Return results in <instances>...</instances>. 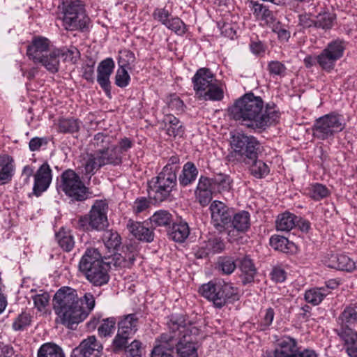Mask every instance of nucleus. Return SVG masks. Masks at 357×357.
<instances>
[{
  "label": "nucleus",
  "instance_id": "f257e3e1",
  "mask_svg": "<svg viewBox=\"0 0 357 357\" xmlns=\"http://www.w3.org/2000/svg\"><path fill=\"white\" fill-rule=\"evenodd\" d=\"M95 297L86 292L79 298L76 290L70 287L59 289L53 298V307L62 324L70 329L83 321L95 307Z\"/></svg>",
  "mask_w": 357,
  "mask_h": 357
},
{
  "label": "nucleus",
  "instance_id": "f03ea898",
  "mask_svg": "<svg viewBox=\"0 0 357 357\" xmlns=\"http://www.w3.org/2000/svg\"><path fill=\"white\" fill-rule=\"evenodd\" d=\"M231 118L253 130H265L279 118V113L266 106L264 109V101L260 96L252 93H245L229 109Z\"/></svg>",
  "mask_w": 357,
  "mask_h": 357
},
{
  "label": "nucleus",
  "instance_id": "7ed1b4c3",
  "mask_svg": "<svg viewBox=\"0 0 357 357\" xmlns=\"http://www.w3.org/2000/svg\"><path fill=\"white\" fill-rule=\"evenodd\" d=\"M188 324L184 315H172L167 323L168 331L160 335V341L169 345V350L172 351L173 345H176L178 357L198 356L191 337L198 329Z\"/></svg>",
  "mask_w": 357,
  "mask_h": 357
},
{
  "label": "nucleus",
  "instance_id": "20e7f679",
  "mask_svg": "<svg viewBox=\"0 0 357 357\" xmlns=\"http://www.w3.org/2000/svg\"><path fill=\"white\" fill-rule=\"evenodd\" d=\"M111 264V257H102L98 249L91 248L82 255L78 268L93 286L101 287L109 282Z\"/></svg>",
  "mask_w": 357,
  "mask_h": 357
},
{
  "label": "nucleus",
  "instance_id": "39448f33",
  "mask_svg": "<svg viewBox=\"0 0 357 357\" xmlns=\"http://www.w3.org/2000/svg\"><path fill=\"white\" fill-rule=\"evenodd\" d=\"M202 296L213 301L217 307H222L227 302L238 300V290L231 284L222 280L211 281L204 284L199 289Z\"/></svg>",
  "mask_w": 357,
  "mask_h": 357
},
{
  "label": "nucleus",
  "instance_id": "423d86ee",
  "mask_svg": "<svg viewBox=\"0 0 357 357\" xmlns=\"http://www.w3.org/2000/svg\"><path fill=\"white\" fill-rule=\"evenodd\" d=\"M107 209L108 205L105 201H96L89 215L81 216L75 221L76 228L83 231L91 229L105 230L109 225L107 216Z\"/></svg>",
  "mask_w": 357,
  "mask_h": 357
},
{
  "label": "nucleus",
  "instance_id": "0eeeda50",
  "mask_svg": "<svg viewBox=\"0 0 357 357\" xmlns=\"http://www.w3.org/2000/svg\"><path fill=\"white\" fill-rule=\"evenodd\" d=\"M345 126L342 115L331 112L316 119L312 128V135L318 139H327L343 130Z\"/></svg>",
  "mask_w": 357,
  "mask_h": 357
},
{
  "label": "nucleus",
  "instance_id": "6e6552de",
  "mask_svg": "<svg viewBox=\"0 0 357 357\" xmlns=\"http://www.w3.org/2000/svg\"><path fill=\"white\" fill-rule=\"evenodd\" d=\"M231 139V147L236 154L241 157V159L246 164H250V160L258 158L260 144L255 137L237 132L232 136Z\"/></svg>",
  "mask_w": 357,
  "mask_h": 357
},
{
  "label": "nucleus",
  "instance_id": "1a4fd4ad",
  "mask_svg": "<svg viewBox=\"0 0 357 357\" xmlns=\"http://www.w3.org/2000/svg\"><path fill=\"white\" fill-rule=\"evenodd\" d=\"M177 179L171 174L160 172L148 183V194L150 199L155 202H162L167 199L176 185Z\"/></svg>",
  "mask_w": 357,
  "mask_h": 357
},
{
  "label": "nucleus",
  "instance_id": "9d476101",
  "mask_svg": "<svg viewBox=\"0 0 357 357\" xmlns=\"http://www.w3.org/2000/svg\"><path fill=\"white\" fill-rule=\"evenodd\" d=\"M122 163V158L114 149V145L100 153L89 155L84 166L86 174L93 175L98 169L105 165L118 166Z\"/></svg>",
  "mask_w": 357,
  "mask_h": 357
},
{
  "label": "nucleus",
  "instance_id": "9b49d317",
  "mask_svg": "<svg viewBox=\"0 0 357 357\" xmlns=\"http://www.w3.org/2000/svg\"><path fill=\"white\" fill-rule=\"evenodd\" d=\"M61 188L73 200L81 202L87 199L88 189L73 170L68 169L63 172Z\"/></svg>",
  "mask_w": 357,
  "mask_h": 357
},
{
  "label": "nucleus",
  "instance_id": "f8f14e48",
  "mask_svg": "<svg viewBox=\"0 0 357 357\" xmlns=\"http://www.w3.org/2000/svg\"><path fill=\"white\" fill-rule=\"evenodd\" d=\"M344 48L342 40H333L316 57V60L323 70L329 72L334 68L335 63L343 56Z\"/></svg>",
  "mask_w": 357,
  "mask_h": 357
},
{
  "label": "nucleus",
  "instance_id": "ddd939ff",
  "mask_svg": "<svg viewBox=\"0 0 357 357\" xmlns=\"http://www.w3.org/2000/svg\"><path fill=\"white\" fill-rule=\"evenodd\" d=\"M210 211L215 228L220 232L225 231L234 215V211L223 202L217 200L211 203Z\"/></svg>",
  "mask_w": 357,
  "mask_h": 357
},
{
  "label": "nucleus",
  "instance_id": "4468645a",
  "mask_svg": "<svg viewBox=\"0 0 357 357\" xmlns=\"http://www.w3.org/2000/svg\"><path fill=\"white\" fill-rule=\"evenodd\" d=\"M250 214L245 211L234 213L230 219L226 230L229 236V241L236 240L239 233L246 231L250 227Z\"/></svg>",
  "mask_w": 357,
  "mask_h": 357
},
{
  "label": "nucleus",
  "instance_id": "2eb2a0df",
  "mask_svg": "<svg viewBox=\"0 0 357 357\" xmlns=\"http://www.w3.org/2000/svg\"><path fill=\"white\" fill-rule=\"evenodd\" d=\"M139 255V245L137 243H129L122 247L121 253L114 254L111 258L114 266L130 268Z\"/></svg>",
  "mask_w": 357,
  "mask_h": 357
},
{
  "label": "nucleus",
  "instance_id": "dca6fc26",
  "mask_svg": "<svg viewBox=\"0 0 357 357\" xmlns=\"http://www.w3.org/2000/svg\"><path fill=\"white\" fill-rule=\"evenodd\" d=\"M51 46L50 40L43 36H36L33 38L31 43L27 46L26 54L29 58L35 63L47 54Z\"/></svg>",
  "mask_w": 357,
  "mask_h": 357
},
{
  "label": "nucleus",
  "instance_id": "f3484780",
  "mask_svg": "<svg viewBox=\"0 0 357 357\" xmlns=\"http://www.w3.org/2000/svg\"><path fill=\"white\" fill-rule=\"evenodd\" d=\"M298 352L297 342L290 337H284L278 342V347L273 352H266L264 357H295Z\"/></svg>",
  "mask_w": 357,
  "mask_h": 357
},
{
  "label": "nucleus",
  "instance_id": "a211bd4d",
  "mask_svg": "<svg viewBox=\"0 0 357 357\" xmlns=\"http://www.w3.org/2000/svg\"><path fill=\"white\" fill-rule=\"evenodd\" d=\"M52 181V170L50 165L45 162L37 170L34 175L33 194L36 196L45 191Z\"/></svg>",
  "mask_w": 357,
  "mask_h": 357
},
{
  "label": "nucleus",
  "instance_id": "6ab92c4d",
  "mask_svg": "<svg viewBox=\"0 0 357 357\" xmlns=\"http://www.w3.org/2000/svg\"><path fill=\"white\" fill-rule=\"evenodd\" d=\"M102 346L94 335L84 340L79 345L73 350L71 357H91L95 351L100 352Z\"/></svg>",
  "mask_w": 357,
  "mask_h": 357
},
{
  "label": "nucleus",
  "instance_id": "aec40b11",
  "mask_svg": "<svg viewBox=\"0 0 357 357\" xmlns=\"http://www.w3.org/2000/svg\"><path fill=\"white\" fill-rule=\"evenodd\" d=\"M215 81L213 73L205 68L199 69L192 77L194 89L197 93L206 91Z\"/></svg>",
  "mask_w": 357,
  "mask_h": 357
},
{
  "label": "nucleus",
  "instance_id": "412c9836",
  "mask_svg": "<svg viewBox=\"0 0 357 357\" xmlns=\"http://www.w3.org/2000/svg\"><path fill=\"white\" fill-rule=\"evenodd\" d=\"M129 231L138 240L151 243L154 239V233L152 229L145 226L144 222H135L129 220L127 224Z\"/></svg>",
  "mask_w": 357,
  "mask_h": 357
},
{
  "label": "nucleus",
  "instance_id": "4be33fe9",
  "mask_svg": "<svg viewBox=\"0 0 357 357\" xmlns=\"http://www.w3.org/2000/svg\"><path fill=\"white\" fill-rule=\"evenodd\" d=\"M89 18L84 12V18L79 19V15H77V13H64L63 17V26L66 29L73 31L80 30L85 31L88 30V26L89 23Z\"/></svg>",
  "mask_w": 357,
  "mask_h": 357
},
{
  "label": "nucleus",
  "instance_id": "5701e85b",
  "mask_svg": "<svg viewBox=\"0 0 357 357\" xmlns=\"http://www.w3.org/2000/svg\"><path fill=\"white\" fill-rule=\"evenodd\" d=\"M237 262V266L241 271L242 282L244 284L252 282L257 273V269L252 260L248 256H245L238 258Z\"/></svg>",
  "mask_w": 357,
  "mask_h": 357
},
{
  "label": "nucleus",
  "instance_id": "b1692460",
  "mask_svg": "<svg viewBox=\"0 0 357 357\" xmlns=\"http://www.w3.org/2000/svg\"><path fill=\"white\" fill-rule=\"evenodd\" d=\"M248 3L257 20L263 21L266 24L272 23L274 21L273 13L266 6L255 0H248Z\"/></svg>",
  "mask_w": 357,
  "mask_h": 357
},
{
  "label": "nucleus",
  "instance_id": "393cba45",
  "mask_svg": "<svg viewBox=\"0 0 357 357\" xmlns=\"http://www.w3.org/2000/svg\"><path fill=\"white\" fill-rule=\"evenodd\" d=\"M326 264L331 268L340 271H351L355 268V263L344 255H331Z\"/></svg>",
  "mask_w": 357,
  "mask_h": 357
},
{
  "label": "nucleus",
  "instance_id": "a878e982",
  "mask_svg": "<svg viewBox=\"0 0 357 357\" xmlns=\"http://www.w3.org/2000/svg\"><path fill=\"white\" fill-rule=\"evenodd\" d=\"M62 54L61 49H55L50 52L49 54H45L38 61V63H41L49 72L56 73L59 69V57Z\"/></svg>",
  "mask_w": 357,
  "mask_h": 357
},
{
  "label": "nucleus",
  "instance_id": "bb28decb",
  "mask_svg": "<svg viewBox=\"0 0 357 357\" xmlns=\"http://www.w3.org/2000/svg\"><path fill=\"white\" fill-rule=\"evenodd\" d=\"M13 171V158L8 155H0V185L11 181Z\"/></svg>",
  "mask_w": 357,
  "mask_h": 357
},
{
  "label": "nucleus",
  "instance_id": "cd10ccee",
  "mask_svg": "<svg viewBox=\"0 0 357 357\" xmlns=\"http://www.w3.org/2000/svg\"><path fill=\"white\" fill-rule=\"evenodd\" d=\"M114 138L112 135L104 132L96 134L91 142L90 146L94 151V153H100L108 149L113 145Z\"/></svg>",
  "mask_w": 357,
  "mask_h": 357
},
{
  "label": "nucleus",
  "instance_id": "c85d7f7f",
  "mask_svg": "<svg viewBox=\"0 0 357 357\" xmlns=\"http://www.w3.org/2000/svg\"><path fill=\"white\" fill-rule=\"evenodd\" d=\"M138 318L135 314L124 316L118 323V331L133 335L137 330Z\"/></svg>",
  "mask_w": 357,
  "mask_h": 357
},
{
  "label": "nucleus",
  "instance_id": "c756f323",
  "mask_svg": "<svg viewBox=\"0 0 357 357\" xmlns=\"http://www.w3.org/2000/svg\"><path fill=\"white\" fill-rule=\"evenodd\" d=\"M164 123L167 130V134L170 137H181L184 133V128L176 117L172 114L166 115Z\"/></svg>",
  "mask_w": 357,
  "mask_h": 357
},
{
  "label": "nucleus",
  "instance_id": "7c9ffc66",
  "mask_svg": "<svg viewBox=\"0 0 357 357\" xmlns=\"http://www.w3.org/2000/svg\"><path fill=\"white\" fill-rule=\"evenodd\" d=\"M189 234L190 229L188 224L183 222L174 224L168 231L169 238L179 243L183 242L188 238Z\"/></svg>",
  "mask_w": 357,
  "mask_h": 357
},
{
  "label": "nucleus",
  "instance_id": "2f4dec72",
  "mask_svg": "<svg viewBox=\"0 0 357 357\" xmlns=\"http://www.w3.org/2000/svg\"><path fill=\"white\" fill-rule=\"evenodd\" d=\"M198 170L194 163L188 162L183 166L182 173L179 175L178 181L181 185L186 186L195 181Z\"/></svg>",
  "mask_w": 357,
  "mask_h": 357
},
{
  "label": "nucleus",
  "instance_id": "473e14b6",
  "mask_svg": "<svg viewBox=\"0 0 357 357\" xmlns=\"http://www.w3.org/2000/svg\"><path fill=\"white\" fill-rule=\"evenodd\" d=\"M335 331L343 342V348L357 342V332L354 331L349 326H340Z\"/></svg>",
  "mask_w": 357,
  "mask_h": 357
},
{
  "label": "nucleus",
  "instance_id": "72a5a7b5",
  "mask_svg": "<svg viewBox=\"0 0 357 357\" xmlns=\"http://www.w3.org/2000/svg\"><path fill=\"white\" fill-rule=\"evenodd\" d=\"M37 357H65L62 349L54 343H45L38 351Z\"/></svg>",
  "mask_w": 357,
  "mask_h": 357
},
{
  "label": "nucleus",
  "instance_id": "f704fd0d",
  "mask_svg": "<svg viewBox=\"0 0 357 357\" xmlns=\"http://www.w3.org/2000/svg\"><path fill=\"white\" fill-rule=\"evenodd\" d=\"M296 216L294 214L286 212L278 217L276 220V228L278 231H289L296 225Z\"/></svg>",
  "mask_w": 357,
  "mask_h": 357
},
{
  "label": "nucleus",
  "instance_id": "c9c22d12",
  "mask_svg": "<svg viewBox=\"0 0 357 357\" xmlns=\"http://www.w3.org/2000/svg\"><path fill=\"white\" fill-rule=\"evenodd\" d=\"M328 292L324 287L309 289L305 291V299L307 303L316 305L323 301Z\"/></svg>",
  "mask_w": 357,
  "mask_h": 357
},
{
  "label": "nucleus",
  "instance_id": "e433bc0d",
  "mask_svg": "<svg viewBox=\"0 0 357 357\" xmlns=\"http://www.w3.org/2000/svg\"><path fill=\"white\" fill-rule=\"evenodd\" d=\"M102 241L108 250H116L121 243L120 235L112 230L105 231L102 235Z\"/></svg>",
  "mask_w": 357,
  "mask_h": 357
},
{
  "label": "nucleus",
  "instance_id": "4c0bfd02",
  "mask_svg": "<svg viewBox=\"0 0 357 357\" xmlns=\"http://www.w3.org/2000/svg\"><path fill=\"white\" fill-rule=\"evenodd\" d=\"M59 246L66 252H70L75 246L74 237L71 234L64 230H60L56 234Z\"/></svg>",
  "mask_w": 357,
  "mask_h": 357
},
{
  "label": "nucleus",
  "instance_id": "58836bf2",
  "mask_svg": "<svg viewBox=\"0 0 357 357\" xmlns=\"http://www.w3.org/2000/svg\"><path fill=\"white\" fill-rule=\"evenodd\" d=\"M132 335H130L124 333H121V331H118L117 334L112 341V351L115 354H119L121 351H125L128 344V340L132 337Z\"/></svg>",
  "mask_w": 357,
  "mask_h": 357
},
{
  "label": "nucleus",
  "instance_id": "ea45409f",
  "mask_svg": "<svg viewBox=\"0 0 357 357\" xmlns=\"http://www.w3.org/2000/svg\"><path fill=\"white\" fill-rule=\"evenodd\" d=\"M271 246L276 250H279L282 252H288L294 243L289 242L287 238L280 235H275L271 236L270 238Z\"/></svg>",
  "mask_w": 357,
  "mask_h": 357
},
{
  "label": "nucleus",
  "instance_id": "a19ab883",
  "mask_svg": "<svg viewBox=\"0 0 357 357\" xmlns=\"http://www.w3.org/2000/svg\"><path fill=\"white\" fill-rule=\"evenodd\" d=\"M250 173L257 178L265 177L269 173V167L262 160L255 159L250 160Z\"/></svg>",
  "mask_w": 357,
  "mask_h": 357
},
{
  "label": "nucleus",
  "instance_id": "79ce46f5",
  "mask_svg": "<svg viewBox=\"0 0 357 357\" xmlns=\"http://www.w3.org/2000/svg\"><path fill=\"white\" fill-rule=\"evenodd\" d=\"M335 15L329 12L319 13L316 16L315 27L323 29H330L333 26Z\"/></svg>",
  "mask_w": 357,
  "mask_h": 357
},
{
  "label": "nucleus",
  "instance_id": "37998d69",
  "mask_svg": "<svg viewBox=\"0 0 357 357\" xmlns=\"http://www.w3.org/2000/svg\"><path fill=\"white\" fill-rule=\"evenodd\" d=\"M150 221L156 227L167 226L172 222V215L167 211L160 210L150 218Z\"/></svg>",
  "mask_w": 357,
  "mask_h": 357
},
{
  "label": "nucleus",
  "instance_id": "c03bdc74",
  "mask_svg": "<svg viewBox=\"0 0 357 357\" xmlns=\"http://www.w3.org/2000/svg\"><path fill=\"white\" fill-rule=\"evenodd\" d=\"M206 249L211 255L222 252L225 248L224 241L220 237H211L204 242Z\"/></svg>",
  "mask_w": 357,
  "mask_h": 357
},
{
  "label": "nucleus",
  "instance_id": "a18cd8bd",
  "mask_svg": "<svg viewBox=\"0 0 357 357\" xmlns=\"http://www.w3.org/2000/svg\"><path fill=\"white\" fill-rule=\"evenodd\" d=\"M68 12L77 13V15H79V19L84 18V6L79 0L63 3V14L64 15V13H68Z\"/></svg>",
  "mask_w": 357,
  "mask_h": 357
},
{
  "label": "nucleus",
  "instance_id": "49530a36",
  "mask_svg": "<svg viewBox=\"0 0 357 357\" xmlns=\"http://www.w3.org/2000/svg\"><path fill=\"white\" fill-rule=\"evenodd\" d=\"M79 129V122L75 119H63L59 121V130L61 132L73 133Z\"/></svg>",
  "mask_w": 357,
  "mask_h": 357
},
{
  "label": "nucleus",
  "instance_id": "de8ad7c7",
  "mask_svg": "<svg viewBox=\"0 0 357 357\" xmlns=\"http://www.w3.org/2000/svg\"><path fill=\"white\" fill-rule=\"evenodd\" d=\"M214 190L222 192L228 191L231 188L229 176L225 174H218L213 178Z\"/></svg>",
  "mask_w": 357,
  "mask_h": 357
},
{
  "label": "nucleus",
  "instance_id": "09e8293b",
  "mask_svg": "<svg viewBox=\"0 0 357 357\" xmlns=\"http://www.w3.org/2000/svg\"><path fill=\"white\" fill-rule=\"evenodd\" d=\"M121 61H119V65L120 68L117 70L115 76L116 84L121 88L126 87L130 81V75H128L125 64H121Z\"/></svg>",
  "mask_w": 357,
  "mask_h": 357
},
{
  "label": "nucleus",
  "instance_id": "8fccbe9b",
  "mask_svg": "<svg viewBox=\"0 0 357 357\" xmlns=\"http://www.w3.org/2000/svg\"><path fill=\"white\" fill-rule=\"evenodd\" d=\"M340 320L341 321V326H349L355 323L357 320V312L354 307L348 306L342 312L340 316Z\"/></svg>",
  "mask_w": 357,
  "mask_h": 357
},
{
  "label": "nucleus",
  "instance_id": "3c124183",
  "mask_svg": "<svg viewBox=\"0 0 357 357\" xmlns=\"http://www.w3.org/2000/svg\"><path fill=\"white\" fill-rule=\"evenodd\" d=\"M223 90L216 84L213 83L204 93V97L205 100H211L215 101L221 100L223 98Z\"/></svg>",
  "mask_w": 357,
  "mask_h": 357
},
{
  "label": "nucleus",
  "instance_id": "603ef678",
  "mask_svg": "<svg viewBox=\"0 0 357 357\" xmlns=\"http://www.w3.org/2000/svg\"><path fill=\"white\" fill-rule=\"evenodd\" d=\"M237 264L235 261L229 257L220 258L218 261L219 269L225 274L229 275L234 272Z\"/></svg>",
  "mask_w": 357,
  "mask_h": 357
},
{
  "label": "nucleus",
  "instance_id": "864d4df0",
  "mask_svg": "<svg viewBox=\"0 0 357 357\" xmlns=\"http://www.w3.org/2000/svg\"><path fill=\"white\" fill-rule=\"evenodd\" d=\"M31 321V317L29 314L22 312L17 316L13 323V328L15 331H22L29 326Z\"/></svg>",
  "mask_w": 357,
  "mask_h": 357
},
{
  "label": "nucleus",
  "instance_id": "5fc2aeb1",
  "mask_svg": "<svg viewBox=\"0 0 357 357\" xmlns=\"http://www.w3.org/2000/svg\"><path fill=\"white\" fill-rule=\"evenodd\" d=\"M116 319L114 317L107 318L102 320V323L98 327V333L100 335L106 337L109 335L115 326Z\"/></svg>",
  "mask_w": 357,
  "mask_h": 357
},
{
  "label": "nucleus",
  "instance_id": "6e6d98bb",
  "mask_svg": "<svg viewBox=\"0 0 357 357\" xmlns=\"http://www.w3.org/2000/svg\"><path fill=\"white\" fill-rule=\"evenodd\" d=\"M179 158L176 155L172 156L168 161V163L164 167L162 172L165 174H172V176H174L176 178H177L176 176V172L179 169L178 163H179Z\"/></svg>",
  "mask_w": 357,
  "mask_h": 357
},
{
  "label": "nucleus",
  "instance_id": "4d7b16f0",
  "mask_svg": "<svg viewBox=\"0 0 357 357\" xmlns=\"http://www.w3.org/2000/svg\"><path fill=\"white\" fill-rule=\"evenodd\" d=\"M165 26L178 35L185 32V24L178 17H171Z\"/></svg>",
  "mask_w": 357,
  "mask_h": 357
},
{
  "label": "nucleus",
  "instance_id": "13d9d810",
  "mask_svg": "<svg viewBox=\"0 0 357 357\" xmlns=\"http://www.w3.org/2000/svg\"><path fill=\"white\" fill-rule=\"evenodd\" d=\"M310 197L315 199L319 200L328 196V190L326 186L317 183L312 185L310 190Z\"/></svg>",
  "mask_w": 357,
  "mask_h": 357
},
{
  "label": "nucleus",
  "instance_id": "bf43d9fd",
  "mask_svg": "<svg viewBox=\"0 0 357 357\" xmlns=\"http://www.w3.org/2000/svg\"><path fill=\"white\" fill-rule=\"evenodd\" d=\"M286 70V66L278 61H271L268 64V70L271 75L283 77L285 75Z\"/></svg>",
  "mask_w": 357,
  "mask_h": 357
},
{
  "label": "nucleus",
  "instance_id": "052dcab7",
  "mask_svg": "<svg viewBox=\"0 0 357 357\" xmlns=\"http://www.w3.org/2000/svg\"><path fill=\"white\" fill-rule=\"evenodd\" d=\"M62 51V54H61V56L63 57L64 61H70L73 63H75L78 59L79 58L80 54L79 50L75 47H72L67 50H61Z\"/></svg>",
  "mask_w": 357,
  "mask_h": 357
},
{
  "label": "nucleus",
  "instance_id": "680f3d73",
  "mask_svg": "<svg viewBox=\"0 0 357 357\" xmlns=\"http://www.w3.org/2000/svg\"><path fill=\"white\" fill-rule=\"evenodd\" d=\"M114 68V61L111 58H107L100 63L97 72L98 74L105 75V73H107V75H111Z\"/></svg>",
  "mask_w": 357,
  "mask_h": 357
},
{
  "label": "nucleus",
  "instance_id": "e2e57ef3",
  "mask_svg": "<svg viewBox=\"0 0 357 357\" xmlns=\"http://www.w3.org/2000/svg\"><path fill=\"white\" fill-rule=\"evenodd\" d=\"M33 300L35 307L41 311L47 305L50 301V295L47 292H43L33 296Z\"/></svg>",
  "mask_w": 357,
  "mask_h": 357
},
{
  "label": "nucleus",
  "instance_id": "0e129e2a",
  "mask_svg": "<svg viewBox=\"0 0 357 357\" xmlns=\"http://www.w3.org/2000/svg\"><path fill=\"white\" fill-rule=\"evenodd\" d=\"M142 342L135 340L130 344H128L125 351L128 353L131 357L142 356Z\"/></svg>",
  "mask_w": 357,
  "mask_h": 357
},
{
  "label": "nucleus",
  "instance_id": "69168bd1",
  "mask_svg": "<svg viewBox=\"0 0 357 357\" xmlns=\"http://www.w3.org/2000/svg\"><path fill=\"white\" fill-rule=\"evenodd\" d=\"M132 146V142L125 137L121 139L119 142L118 145H114V149L116 151L120 153L121 158L123 159V155Z\"/></svg>",
  "mask_w": 357,
  "mask_h": 357
},
{
  "label": "nucleus",
  "instance_id": "338daca9",
  "mask_svg": "<svg viewBox=\"0 0 357 357\" xmlns=\"http://www.w3.org/2000/svg\"><path fill=\"white\" fill-rule=\"evenodd\" d=\"M214 190L213 178L201 176L195 191Z\"/></svg>",
  "mask_w": 357,
  "mask_h": 357
},
{
  "label": "nucleus",
  "instance_id": "774afa93",
  "mask_svg": "<svg viewBox=\"0 0 357 357\" xmlns=\"http://www.w3.org/2000/svg\"><path fill=\"white\" fill-rule=\"evenodd\" d=\"M195 195L199 204L203 206L208 205L212 199V191L210 190L195 191Z\"/></svg>",
  "mask_w": 357,
  "mask_h": 357
}]
</instances>
